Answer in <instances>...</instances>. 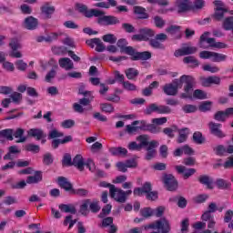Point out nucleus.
<instances>
[{
  "label": "nucleus",
  "mask_w": 233,
  "mask_h": 233,
  "mask_svg": "<svg viewBox=\"0 0 233 233\" xmlns=\"http://www.w3.org/2000/svg\"><path fill=\"white\" fill-rule=\"evenodd\" d=\"M59 66L65 70H74V62L68 57L60 58L58 60Z\"/></svg>",
  "instance_id": "6ab92c4d"
},
{
  "label": "nucleus",
  "mask_w": 233,
  "mask_h": 233,
  "mask_svg": "<svg viewBox=\"0 0 233 233\" xmlns=\"http://www.w3.org/2000/svg\"><path fill=\"white\" fill-rule=\"evenodd\" d=\"M175 5L178 9V14H184V12L191 10V2L189 0H177Z\"/></svg>",
  "instance_id": "4468645a"
},
{
  "label": "nucleus",
  "mask_w": 233,
  "mask_h": 233,
  "mask_svg": "<svg viewBox=\"0 0 233 233\" xmlns=\"http://www.w3.org/2000/svg\"><path fill=\"white\" fill-rule=\"evenodd\" d=\"M24 134L25 129L23 128H17L15 132H14L13 130V137H15L16 139L19 138L18 140H16V143H25V141H26V137H23Z\"/></svg>",
  "instance_id": "c85d7f7f"
},
{
  "label": "nucleus",
  "mask_w": 233,
  "mask_h": 233,
  "mask_svg": "<svg viewBox=\"0 0 233 233\" xmlns=\"http://www.w3.org/2000/svg\"><path fill=\"white\" fill-rule=\"evenodd\" d=\"M183 83L186 84L184 86V93L180 95L182 99H192V92L196 86V78L192 76L184 75L179 79L173 80L170 84H166L163 87L164 94L167 96H177V90L183 88Z\"/></svg>",
  "instance_id": "f257e3e1"
},
{
  "label": "nucleus",
  "mask_w": 233,
  "mask_h": 233,
  "mask_svg": "<svg viewBox=\"0 0 233 233\" xmlns=\"http://www.w3.org/2000/svg\"><path fill=\"white\" fill-rule=\"evenodd\" d=\"M213 5H215V10H227L225 3H223L221 0H215Z\"/></svg>",
  "instance_id": "774afa93"
},
{
  "label": "nucleus",
  "mask_w": 233,
  "mask_h": 233,
  "mask_svg": "<svg viewBox=\"0 0 233 233\" xmlns=\"http://www.w3.org/2000/svg\"><path fill=\"white\" fill-rule=\"evenodd\" d=\"M41 12L46 15V19H50V15L56 12V8L54 6H50V3H46L41 6Z\"/></svg>",
  "instance_id": "393cba45"
},
{
  "label": "nucleus",
  "mask_w": 233,
  "mask_h": 233,
  "mask_svg": "<svg viewBox=\"0 0 233 233\" xmlns=\"http://www.w3.org/2000/svg\"><path fill=\"white\" fill-rule=\"evenodd\" d=\"M122 30H124V32H127V34H135L136 27H134V25H132V24L123 23Z\"/></svg>",
  "instance_id": "3c124183"
},
{
  "label": "nucleus",
  "mask_w": 233,
  "mask_h": 233,
  "mask_svg": "<svg viewBox=\"0 0 233 233\" xmlns=\"http://www.w3.org/2000/svg\"><path fill=\"white\" fill-rule=\"evenodd\" d=\"M150 140V137H148V135H140L137 137V141L140 142V146L141 148H143V147H149L150 146V142H148Z\"/></svg>",
  "instance_id": "f704fd0d"
},
{
  "label": "nucleus",
  "mask_w": 233,
  "mask_h": 233,
  "mask_svg": "<svg viewBox=\"0 0 233 233\" xmlns=\"http://www.w3.org/2000/svg\"><path fill=\"white\" fill-rule=\"evenodd\" d=\"M227 114L225 113V111H218L214 115V119L216 121H219L220 123H225V121H227Z\"/></svg>",
  "instance_id": "79ce46f5"
},
{
  "label": "nucleus",
  "mask_w": 233,
  "mask_h": 233,
  "mask_svg": "<svg viewBox=\"0 0 233 233\" xmlns=\"http://www.w3.org/2000/svg\"><path fill=\"white\" fill-rule=\"evenodd\" d=\"M200 83H201L202 86L208 87V86H210V85H220L221 78L219 76H208V77L201 76Z\"/></svg>",
  "instance_id": "9b49d317"
},
{
  "label": "nucleus",
  "mask_w": 233,
  "mask_h": 233,
  "mask_svg": "<svg viewBox=\"0 0 233 233\" xmlns=\"http://www.w3.org/2000/svg\"><path fill=\"white\" fill-rule=\"evenodd\" d=\"M27 134L31 137H35L36 141H41V139H45L46 137V134H45V131L39 128H32L27 132Z\"/></svg>",
  "instance_id": "dca6fc26"
},
{
  "label": "nucleus",
  "mask_w": 233,
  "mask_h": 233,
  "mask_svg": "<svg viewBox=\"0 0 233 233\" xmlns=\"http://www.w3.org/2000/svg\"><path fill=\"white\" fill-rule=\"evenodd\" d=\"M72 156H70L68 153H66L62 160V165L64 167H72Z\"/></svg>",
  "instance_id": "4d7b16f0"
},
{
  "label": "nucleus",
  "mask_w": 233,
  "mask_h": 233,
  "mask_svg": "<svg viewBox=\"0 0 233 233\" xmlns=\"http://www.w3.org/2000/svg\"><path fill=\"white\" fill-rule=\"evenodd\" d=\"M170 201H177L179 208H185V207H187V199L183 197H175L170 198Z\"/></svg>",
  "instance_id": "de8ad7c7"
},
{
  "label": "nucleus",
  "mask_w": 233,
  "mask_h": 233,
  "mask_svg": "<svg viewBox=\"0 0 233 233\" xmlns=\"http://www.w3.org/2000/svg\"><path fill=\"white\" fill-rule=\"evenodd\" d=\"M63 136H65V133L55 128L49 131L48 139H56L57 137H63Z\"/></svg>",
  "instance_id": "37998d69"
},
{
  "label": "nucleus",
  "mask_w": 233,
  "mask_h": 233,
  "mask_svg": "<svg viewBox=\"0 0 233 233\" xmlns=\"http://www.w3.org/2000/svg\"><path fill=\"white\" fill-rule=\"evenodd\" d=\"M206 5L207 3L205 2V0H194L193 3L191 2V10L193 12L203 10Z\"/></svg>",
  "instance_id": "7c9ffc66"
},
{
  "label": "nucleus",
  "mask_w": 233,
  "mask_h": 233,
  "mask_svg": "<svg viewBox=\"0 0 233 233\" xmlns=\"http://www.w3.org/2000/svg\"><path fill=\"white\" fill-rule=\"evenodd\" d=\"M10 97L14 103H21L23 99V95L21 93L14 92L10 95Z\"/></svg>",
  "instance_id": "0e129e2a"
},
{
  "label": "nucleus",
  "mask_w": 233,
  "mask_h": 233,
  "mask_svg": "<svg viewBox=\"0 0 233 233\" xmlns=\"http://www.w3.org/2000/svg\"><path fill=\"white\" fill-rule=\"evenodd\" d=\"M98 25H103L104 26H112L114 25H119L121 21L119 18L114 15H103L97 19Z\"/></svg>",
  "instance_id": "1a4fd4ad"
},
{
  "label": "nucleus",
  "mask_w": 233,
  "mask_h": 233,
  "mask_svg": "<svg viewBox=\"0 0 233 233\" xmlns=\"http://www.w3.org/2000/svg\"><path fill=\"white\" fill-rule=\"evenodd\" d=\"M102 39L105 43H109L110 45H114L117 41V37L113 34L105 35L102 36Z\"/></svg>",
  "instance_id": "ea45409f"
},
{
  "label": "nucleus",
  "mask_w": 233,
  "mask_h": 233,
  "mask_svg": "<svg viewBox=\"0 0 233 233\" xmlns=\"http://www.w3.org/2000/svg\"><path fill=\"white\" fill-rule=\"evenodd\" d=\"M126 76L129 80H134L137 76H139V71L137 69L130 67L125 71Z\"/></svg>",
  "instance_id": "72a5a7b5"
},
{
  "label": "nucleus",
  "mask_w": 233,
  "mask_h": 233,
  "mask_svg": "<svg viewBox=\"0 0 233 233\" xmlns=\"http://www.w3.org/2000/svg\"><path fill=\"white\" fill-rule=\"evenodd\" d=\"M90 205V199H86L80 206L79 212L82 216H88V207Z\"/></svg>",
  "instance_id": "e433bc0d"
},
{
  "label": "nucleus",
  "mask_w": 233,
  "mask_h": 233,
  "mask_svg": "<svg viewBox=\"0 0 233 233\" xmlns=\"http://www.w3.org/2000/svg\"><path fill=\"white\" fill-rule=\"evenodd\" d=\"M72 141V136H66L64 137V139H58V138H53L51 142L52 148H59L60 145H65L66 143H70Z\"/></svg>",
  "instance_id": "412c9836"
},
{
  "label": "nucleus",
  "mask_w": 233,
  "mask_h": 233,
  "mask_svg": "<svg viewBox=\"0 0 233 233\" xmlns=\"http://www.w3.org/2000/svg\"><path fill=\"white\" fill-rule=\"evenodd\" d=\"M158 147H159L158 141L152 140L151 142H149V146H147L146 148L147 154H146L145 159H147V161H150L154 159V157H156V156L157 155V150H156V148H157Z\"/></svg>",
  "instance_id": "0eeeda50"
},
{
  "label": "nucleus",
  "mask_w": 233,
  "mask_h": 233,
  "mask_svg": "<svg viewBox=\"0 0 233 233\" xmlns=\"http://www.w3.org/2000/svg\"><path fill=\"white\" fill-rule=\"evenodd\" d=\"M110 198L117 201V203H126L127 197L123 189L116 187V186L111 187V191L109 193Z\"/></svg>",
  "instance_id": "39448f33"
},
{
  "label": "nucleus",
  "mask_w": 233,
  "mask_h": 233,
  "mask_svg": "<svg viewBox=\"0 0 233 233\" xmlns=\"http://www.w3.org/2000/svg\"><path fill=\"white\" fill-rule=\"evenodd\" d=\"M183 63L186 65H193V66H199V61L192 56H188L183 58Z\"/></svg>",
  "instance_id": "58836bf2"
},
{
  "label": "nucleus",
  "mask_w": 233,
  "mask_h": 233,
  "mask_svg": "<svg viewBox=\"0 0 233 233\" xmlns=\"http://www.w3.org/2000/svg\"><path fill=\"white\" fill-rule=\"evenodd\" d=\"M43 161L45 165H52L54 163V157L52 156V153L45 154Z\"/></svg>",
  "instance_id": "338daca9"
},
{
  "label": "nucleus",
  "mask_w": 233,
  "mask_h": 233,
  "mask_svg": "<svg viewBox=\"0 0 233 233\" xmlns=\"http://www.w3.org/2000/svg\"><path fill=\"white\" fill-rule=\"evenodd\" d=\"M72 166L76 167L80 172H83V170H85V159L83 156L76 155L73 158Z\"/></svg>",
  "instance_id": "a211bd4d"
},
{
  "label": "nucleus",
  "mask_w": 233,
  "mask_h": 233,
  "mask_svg": "<svg viewBox=\"0 0 233 233\" xmlns=\"http://www.w3.org/2000/svg\"><path fill=\"white\" fill-rule=\"evenodd\" d=\"M200 59H211L213 63H223L227 61V55L214 51H202L199 53Z\"/></svg>",
  "instance_id": "7ed1b4c3"
},
{
  "label": "nucleus",
  "mask_w": 233,
  "mask_h": 233,
  "mask_svg": "<svg viewBox=\"0 0 233 233\" xmlns=\"http://www.w3.org/2000/svg\"><path fill=\"white\" fill-rule=\"evenodd\" d=\"M212 108V102L205 101L202 102L199 106L200 112H208Z\"/></svg>",
  "instance_id": "603ef678"
},
{
  "label": "nucleus",
  "mask_w": 233,
  "mask_h": 233,
  "mask_svg": "<svg viewBox=\"0 0 233 233\" xmlns=\"http://www.w3.org/2000/svg\"><path fill=\"white\" fill-rule=\"evenodd\" d=\"M25 150H27V152H33L34 154H38L39 150H41V147H39V146L37 145L27 144L25 146Z\"/></svg>",
  "instance_id": "13d9d810"
},
{
  "label": "nucleus",
  "mask_w": 233,
  "mask_h": 233,
  "mask_svg": "<svg viewBox=\"0 0 233 233\" xmlns=\"http://www.w3.org/2000/svg\"><path fill=\"white\" fill-rule=\"evenodd\" d=\"M140 215L146 219L148 218H152V216H154V209H152L151 208H144L140 210Z\"/></svg>",
  "instance_id": "a19ab883"
},
{
  "label": "nucleus",
  "mask_w": 233,
  "mask_h": 233,
  "mask_svg": "<svg viewBox=\"0 0 233 233\" xmlns=\"http://www.w3.org/2000/svg\"><path fill=\"white\" fill-rule=\"evenodd\" d=\"M145 230H161L159 231H152L151 233H168L170 232V223L166 218L154 221L148 225L143 226Z\"/></svg>",
  "instance_id": "f03ea898"
},
{
  "label": "nucleus",
  "mask_w": 233,
  "mask_h": 233,
  "mask_svg": "<svg viewBox=\"0 0 233 233\" xmlns=\"http://www.w3.org/2000/svg\"><path fill=\"white\" fill-rule=\"evenodd\" d=\"M154 23L155 25L157 26V28H163V26H165L166 22L163 19V17L159 16V15H156L154 16Z\"/></svg>",
  "instance_id": "864d4df0"
},
{
  "label": "nucleus",
  "mask_w": 233,
  "mask_h": 233,
  "mask_svg": "<svg viewBox=\"0 0 233 233\" xmlns=\"http://www.w3.org/2000/svg\"><path fill=\"white\" fill-rule=\"evenodd\" d=\"M137 125H139V121L136 120L132 122L131 126H126V132H127L129 135L136 134L137 130H139V127H137Z\"/></svg>",
  "instance_id": "473e14b6"
},
{
  "label": "nucleus",
  "mask_w": 233,
  "mask_h": 233,
  "mask_svg": "<svg viewBox=\"0 0 233 233\" xmlns=\"http://www.w3.org/2000/svg\"><path fill=\"white\" fill-rule=\"evenodd\" d=\"M134 14L137 15L138 19H148L149 15L147 9L141 6H134Z\"/></svg>",
  "instance_id": "b1692460"
},
{
  "label": "nucleus",
  "mask_w": 233,
  "mask_h": 233,
  "mask_svg": "<svg viewBox=\"0 0 233 233\" xmlns=\"http://www.w3.org/2000/svg\"><path fill=\"white\" fill-rule=\"evenodd\" d=\"M57 76V72L53 68L51 69L46 76V83H52V79Z\"/></svg>",
  "instance_id": "69168bd1"
},
{
  "label": "nucleus",
  "mask_w": 233,
  "mask_h": 233,
  "mask_svg": "<svg viewBox=\"0 0 233 233\" xmlns=\"http://www.w3.org/2000/svg\"><path fill=\"white\" fill-rule=\"evenodd\" d=\"M72 196H79L80 198H86L88 196V190L85 188L73 189Z\"/></svg>",
  "instance_id": "a18cd8bd"
},
{
  "label": "nucleus",
  "mask_w": 233,
  "mask_h": 233,
  "mask_svg": "<svg viewBox=\"0 0 233 233\" xmlns=\"http://www.w3.org/2000/svg\"><path fill=\"white\" fill-rule=\"evenodd\" d=\"M203 70L205 72H210L211 74H218V72H219V67L218 66H212L208 64L203 66Z\"/></svg>",
  "instance_id": "8fccbe9b"
},
{
  "label": "nucleus",
  "mask_w": 233,
  "mask_h": 233,
  "mask_svg": "<svg viewBox=\"0 0 233 233\" xmlns=\"http://www.w3.org/2000/svg\"><path fill=\"white\" fill-rule=\"evenodd\" d=\"M198 181L199 183H201V185L207 186V188H208L209 190H212L214 188V180L208 175L200 176L198 177Z\"/></svg>",
  "instance_id": "aec40b11"
},
{
  "label": "nucleus",
  "mask_w": 233,
  "mask_h": 233,
  "mask_svg": "<svg viewBox=\"0 0 233 233\" xmlns=\"http://www.w3.org/2000/svg\"><path fill=\"white\" fill-rule=\"evenodd\" d=\"M139 34H142L143 41H148L150 37L156 35V32L150 28H142L139 30Z\"/></svg>",
  "instance_id": "a878e982"
},
{
  "label": "nucleus",
  "mask_w": 233,
  "mask_h": 233,
  "mask_svg": "<svg viewBox=\"0 0 233 233\" xmlns=\"http://www.w3.org/2000/svg\"><path fill=\"white\" fill-rule=\"evenodd\" d=\"M175 168L178 174H182L183 179H188L196 173V168H187L185 166H176Z\"/></svg>",
  "instance_id": "ddd939ff"
},
{
  "label": "nucleus",
  "mask_w": 233,
  "mask_h": 233,
  "mask_svg": "<svg viewBox=\"0 0 233 233\" xmlns=\"http://www.w3.org/2000/svg\"><path fill=\"white\" fill-rule=\"evenodd\" d=\"M193 141L197 145H203L206 139H205V137H203V134L201 132L197 131L193 134Z\"/></svg>",
  "instance_id": "c9c22d12"
},
{
  "label": "nucleus",
  "mask_w": 233,
  "mask_h": 233,
  "mask_svg": "<svg viewBox=\"0 0 233 233\" xmlns=\"http://www.w3.org/2000/svg\"><path fill=\"white\" fill-rule=\"evenodd\" d=\"M14 129L7 128L0 131V137L7 139L8 141H14Z\"/></svg>",
  "instance_id": "c756f323"
},
{
  "label": "nucleus",
  "mask_w": 233,
  "mask_h": 233,
  "mask_svg": "<svg viewBox=\"0 0 233 233\" xmlns=\"http://www.w3.org/2000/svg\"><path fill=\"white\" fill-rule=\"evenodd\" d=\"M152 57V53L148 51L137 52L136 56L131 57L132 61H148Z\"/></svg>",
  "instance_id": "4be33fe9"
},
{
  "label": "nucleus",
  "mask_w": 233,
  "mask_h": 233,
  "mask_svg": "<svg viewBox=\"0 0 233 233\" xmlns=\"http://www.w3.org/2000/svg\"><path fill=\"white\" fill-rule=\"evenodd\" d=\"M216 186L218 188H220V190H230L232 184L223 178H218L216 181Z\"/></svg>",
  "instance_id": "bb28decb"
},
{
  "label": "nucleus",
  "mask_w": 233,
  "mask_h": 233,
  "mask_svg": "<svg viewBox=\"0 0 233 233\" xmlns=\"http://www.w3.org/2000/svg\"><path fill=\"white\" fill-rule=\"evenodd\" d=\"M163 182L166 185V187L170 192H174L175 190H177V180L175 177H173L172 174L167 175L165 174L163 176Z\"/></svg>",
  "instance_id": "6e6552de"
},
{
  "label": "nucleus",
  "mask_w": 233,
  "mask_h": 233,
  "mask_svg": "<svg viewBox=\"0 0 233 233\" xmlns=\"http://www.w3.org/2000/svg\"><path fill=\"white\" fill-rule=\"evenodd\" d=\"M40 181H43V173H41V171H36L35 176H29L26 179L28 185H35Z\"/></svg>",
  "instance_id": "5701e85b"
},
{
  "label": "nucleus",
  "mask_w": 233,
  "mask_h": 233,
  "mask_svg": "<svg viewBox=\"0 0 233 233\" xmlns=\"http://www.w3.org/2000/svg\"><path fill=\"white\" fill-rule=\"evenodd\" d=\"M210 134L215 136V137H218L219 139H223V137H227V134L221 130V124L216 122H209L208 124Z\"/></svg>",
  "instance_id": "423d86ee"
},
{
  "label": "nucleus",
  "mask_w": 233,
  "mask_h": 233,
  "mask_svg": "<svg viewBox=\"0 0 233 233\" xmlns=\"http://www.w3.org/2000/svg\"><path fill=\"white\" fill-rule=\"evenodd\" d=\"M228 12V9L224 10H215V14L213 15L215 21H222L223 17H225V14Z\"/></svg>",
  "instance_id": "49530a36"
},
{
  "label": "nucleus",
  "mask_w": 233,
  "mask_h": 233,
  "mask_svg": "<svg viewBox=\"0 0 233 233\" xmlns=\"http://www.w3.org/2000/svg\"><path fill=\"white\" fill-rule=\"evenodd\" d=\"M146 131L151 132V134H159V132H161V127L156 126V124H148Z\"/></svg>",
  "instance_id": "bf43d9fd"
},
{
  "label": "nucleus",
  "mask_w": 233,
  "mask_h": 233,
  "mask_svg": "<svg viewBox=\"0 0 233 233\" xmlns=\"http://www.w3.org/2000/svg\"><path fill=\"white\" fill-rule=\"evenodd\" d=\"M86 45L91 48H94V45H96V52H105L106 50V46L100 38H93L86 41Z\"/></svg>",
  "instance_id": "f8f14e48"
},
{
  "label": "nucleus",
  "mask_w": 233,
  "mask_h": 233,
  "mask_svg": "<svg viewBox=\"0 0 233 233\" xmlns=\"http://www.w3.org/2000/svg\"><path fill=\"white\" fill-rule=\"evenodd\" d=\"M149 45L153 48H158V49L165 48V46H163V44H161V42H159L157 38L149 40Z\"/></svg>",
  "instance_id": "680f3d73"
},
{
  "label": "nucleus",
  "mask_w": 233,
  "mask_h": 233,
  "mask_svg": "<svg viewBox=\"0 0 233 233\" xmlns=\"http://www.w3.org/2000/svg\"><path fill=\"white\" fill-rule=\"evenodd\" d=\"M182 109L186 114H192L198 111V107L194 105H185Z\"/></svg>",
  "instance_id": "e2e57ef3"
},
{
  "label": "nucleus",
  "mask_w": 233,
  "mask_h": 233,
  "mask_svg": "<svg viewBox=\"0 0 233 233\" xmlns=\"http://www.w3.org/2000/svg\"><path fill=\"white\" fill-rule=\"evenodd\" d=\"M37 25H39V22L34 16L26 17L24 22V26L27 30H35V28H37Z\"/></svg>",
  "instance_id": "f3484780"
},
{
  "label": "nucleus",
  "mask_w": 233,
  "mask_h": 233,
  "mask_svg": "<svg viewBox=\"0 0 233 233\" xmlns=\"http://www.w3.org/2000/svg\"><path fill=\"white\" fill-rule=\"evenodd\" d=\"M100 108L102 112H106L107 114H112V112H114V106L108 103L100 104Z\"/></svg>",
  "instance_id": "6e6d98bb"
},
{
  "label": "nucleus",
  "mask_w": 233,
  "mask_h": 233,
  "mask_svg": "<svg viewBox=\"0 0 233 233\" xmlns=\"http://www.w3.org/2000/svg\"><path fill=\"white\" fill-rule=\"evenodd\" d=\"M59 209L61 210V212H66L69 214H76L77 212V210L76 209V206L72 204H69V205L60 204Z\"/></svg>",
  "instance_id": "cd10ccee"
},
{
  "label": "nucleus",
  "mask_w": 233,
  "mask_h": 233,
  "mask_svg": "<svg viewBox=\"0 0 233 233\" xmlns=\"http://www.w3.org/2000/svg\"><path fill=\"white\" fill-rule=\"evenodd\" d=\"M181 27L179 25H170L166 29V32L167 34H170V35H176V34H181Z\"/></svg>",
  "instance_id": "09e8293b"
},
{
  "label": "nucleus",
  "mask_w": 233,
  "mask_h": 233,
  "mask_svg": "<svg viewBox=\"0 0 233 233\" xmlns=\"http://www.w3.org/2000/svg\"><path fill=\"white\" fill-rule=\"evenodd\" d=\"M153 112H157V114H170L172 109H170L167 106H157V104H150L144 111L146 116H150V114H153Z\"/></svg>",
  "instance_id": "20e7f679"
},
{
  "label": "nucleus",
  "mask_w": 233,
  "mask_h": 233,
  "mask_svg": "<svg viewBox=\"0 0 233 233\" xmlns=\"http://www.w3.org/2000/svg\"><path fill=\"white\" fill-rule=\"evenodd\" d=\"M122 86L124 90H127V92H136V90H137L136 84H132L130 81L123 82Z\"/></svg>",
  "instance_id": "4c0bfd02"
},
{
  "label": "nucleus",
  "mask_w": 233,
  "mask_h": 233,
  "mask_svg": "<svg viewBox=\"0 0 233 233\" xmlns=\"http://www.w3.org/2000/svg\"><path fill=\"white\" fill-rule=\"evenodd\" d=\"M188 139V128H183L178 131V138L177 139V142L181 144L185 143Z\"/></svg>",
  "instance_id": "2f4dec72"
},
{
  "label": "nucleus",
  "mask_w": 233,
  "mask_h": 233,
  "mask_svg": "<svg viewBox=\"0 0 233 233\" xmlns=\"http://www.w3.org/2000/svg\"><path fill=\"white\" fill-rule=\"evenodd\" d=\"M214 152L217 156H225V154H227V147L223 145L217 146L214 147Z\"/></svg>",
  "instance_id": "052dcab7"
},
{
  "label": "nucleus",
  "mask_w": 233,
  "mask_h": 233,
  "mask_svg": "<svg viewBox=\"0 0 233 233\" xmlns=\"http://www.w3.org/2000/svg\"><path fill=\"white\" fill-rule=\"evenodd\" d=\"M57 183L61 188H64L66 192H69V194H72V190H74V186L70 181H68V178L65 177H59L57 178Z\"/></svg>",
  "instance_id": "2eb2a0df"
},
{
  "label": "nucleus",
  "mask_w": 233,
  "mask_h": 233,
  "mask_svg": "<svg viewBox=\"0 0 233 233\" xmlns=\"http://www.w3.org/2000/svg\"><path fill=\"white\" fill-rule=\"evenodd\" d=\"M177 131V126H172L171 127H165L163 129V133L167 137H174V132Z\"/></svg>",
  "instance_id": "c03bdc74"
},
{
  "label": "nucleus",
  "mask_w": 233,
  "mask_h": 233,
  "mask_svg": "<svg viewBox=\"0 0 233 233\" xmlns=\"http://www.w3.org/2000/svg\"><path fill=\"white\" fill-rule=\"evenodd\" d=\"M192 94L197 99H207V93L201 89H196L195 91H192Z\"/></svg>",
  "instance_id": "5fc2aeb1"
},
{
  "label": "nucleus",
  "mask_w": 233,
  "mask_h": 233,
  "mask_svg": "<svg viewBox=\"0 0 233 233\" xmlns=\"http://www.w3.org/2000/svg\"><path fill=\"white\" fill-rule=\"evenodd\" d=\"M198 52V47L196 46H184L175 51V57H183V56H192Z\"/></svg>",
  "instance_id": "9d476101"
}]
</instances>
